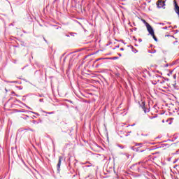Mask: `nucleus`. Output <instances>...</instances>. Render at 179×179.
Returning a JSON list of instances; mask_svg holds the SVG:
<instances>
[{
	"label": "nucleus",
	"mask_w": 179,
	"mask_h": 179,
	"mask_svg": "<svg viewBox=\"0 0 179 179\" xmlns=\"http://www.w3.org/2000/svg\"><path fill=\"white\" fill-rule=\"evenodd\" d=\"M148 31L151 34L155 41H157V38L156 37V36H155V31L153 30L152 26L148 25Z\"/></svg>",
	"instance_id": "f257e3e1"
},
{
	"label": "nucleus",
	"mask_w": 179,
	"mask_h": 179,
	"mask_svg": "<svg viewBox=\"0 0 179 179\" xmlns=\"http://www.w3.org/2000/svg\"><path fill=\"white\" fill-rule=\"evenodd\" d=\"M140 107H141L142 110L144 111V113L146 114V113H149L150 110L148 108H146L145 101L139 102Z\"/></svg>",
	"instance_id": "f03ea898"
},
{
	"label": "nucleus",
	"mask_w": 179,
	"mask_h": 179,
	"mask_svg": "<svg viewBox=\"0 0 179 179\" xmlns=\"http://www.w3.org/2000/svg\"><path fill=\"white\" fill-rule=\"evenodd\" d=\"M157 8H163L164 9V6H166V3L163 0H159L157 3Z\"/></svg>",
	"instance_id": "7ed1b4c3"
},
{
	"label": "nucleus",
	"mask_w": 179,
	"mask_h": 179,
	"mask_svg": "<svg viewBox=\"0 0 179 179\" xmlns=\"http://www.w3.org/2000/svg\"><path fill=\"white\" fill-rule=\"evenodd\" d=\"M63 159H64V157H62V156L59 157V161H58V163H57V165L58 171H59V169H61V163H62Z\"/></svg>",
	"instance_id": "20e7f679"
},
{
	"label": "nucleus",
	"mask_w": 179,
	"mask_h": 179,
	"mask_svg": "<svg viewBox=\"0 0 179 179\" xmlns=\"http://www.w3.org/2000/svg\"><path fill=\"white\" fill-rule=\"evenodd\" d=\"M143 23L145 24V26H146V27H147V30H148V26H150V24H149V23H148V22H146V20H143Z\"/></svg>",
	"instance_id": "39448f33"
},
{
	"label": "nucleus",
	"mask_w": 179,
	"mask_h": 179,
	"mask_svg": "<svg viewBox=\"0 0 179 179\" xmlns=\"http://www.w3.org/2000/svg\"><path fill=\"white\" fill-rule=\"evenodd\" d=\"M132 52H134V54H136V52H138V50H136L135 48L132 47Z\"/></svg>",
	"instance_id": "423d86ee"
},
{
	"label": "nucleus",
	"mask_w": 179,
	"mask_h": 179,
	"mask_svg": "<svg viewBox=\"0 0 179 179\" xmlns=\"http://www.w3.org/2000/svg\"><path fill=\"white\" fill-rule=\"evenodd\" d=\"M148 52L150 54H155V53H156V50H153L152 51L148 50Z\"/></svg>",
	"instance_id": "0eeeda50"
},
{
	"label": "nucleus",
	"mask_w": 179,
	"mask_h": 179,
	"mask_svg": "<svg viewBox=\"0 0 179 179\" xmlns=\"http://www.w3.org/2000/svg\"><path fill=\"white\" fill-rule=\"evenodd\" d=\"M143 145V144L141 143H136L135 146H140V148H141V146H142Z\"/></svg>",
	"instance_id": "6e6552de"
},
{
	"label": "nucleus",
	"mask_w": 179,
	"mask_h": 179,
	"mask_svg": "<svg viewBox=\"0 0 179 179\" xmlns=\"http://www.w3.org/2000/svg\"><path fill=\"white\" fill-rule=\"evenodd\" d=\"M32 113V114H35V115H40V114H38V113H36V112H31Z\"/></svg>",
	"instance_id": "1a4fd4ad"
},
{
	"label": "nucleus",
	"mask_w": 179,
	"mask_h": 179,
	"mask_svg": "<svg viewBox=\"0 0 179 179\" xmlns=\"http://www.w3.org/2000/svg\"><path fill=\"white\" fill-rule=\"evenodd\" d=\"M165 37H173V38L174 36H173V35H166Z\"/></svg>",
	"instance_id": "9d476101"
},
{
	"label": "nucleus",
	"mask_w": 179,
	"mask_h": 179,
	"mask_svg": "<svg viewBox=\"0 0 179 179\" xmlns=\"http://www.w3.org/2000/svg\"><path fill=\"white\" fill-rule=\"evenodd\" d=\"M138 164H143H143H145V162H138Z\"/></svg>",
	"instance_id": "9b49d317"
},
{
	"label": "nucleus",
	"mask_w": 179,
	"mask_h": 179,
	"mask_svg": "<svg viewBox=\"0 0 179 179\" xmlns=\"http://www.w3.org/2000/svg\"><path fill=\"white\" fill-rule=\"evenodd\" d=\"M119 148H120V149H124V145H119Z\"/></svg>",
	"instance_id": "f8f14e48"
},
{
	"label": "nucleus",
	"mask_w": 179,
	"mask_h": 179,
	"mask_svg": "<svg viewBox=\"0 0 179 179\" xmlns=\"http://www.w3.org/2000/svg\"><path fill=\"white\" fill-rule=\"evenodd\" d=\"M173 78V79H176L177 78V75L174 74Z\"/></svg>",
	"instance_id": "ddd939ff"
},
{
	"label": "nucleus",
	"mask_w": 179,
	"mask_h": 179,
	"mask_svg": "<svg viewBox=\"0 0 179 179\" xmlns=\"http://www.w3.org/2000/svg\"><path fill=\"white\" fill-rule=\"evenodd\" d=\"M39 101H40V103H43V101H44V99H39Z\"/></svg>",
	"instance_id": "4468645a"
},
{
	"label": "nucleus",
	"mask_w": 179,
	"mask_h": 179,
	"mask_svg": "<svg viewBox=\"0 0 179 179\" xmlns=\"http://www.w3.org/2000/svg\"><path fill=\"white\" fill-rule=\"evenodd\" d=\"M134 150H136V152H139V150L136 148H134Z\"/></svg>",
	"instance_id": "2eb2a0df"
},
{
	"label": "nucleus",
	"mask_w": 179,
	"mask_h": 179,
	"mask_svg": "<svg viewBox=\"0 0 179 179\" xmlns=\"http://www.w3.org/2000/svg\"><path fill=\"white\" fill-rule=\"evenodd\" d=\"M10 83H17V81H11Z\"/></svg>",
	"instance_id": "dca6fc26"
},
{
	"label": "nucleus",
	"mask_w": 179,
	"mask_h": 179,
	"mask_svg": "<svg viewBox=\"0 0 179 179\" xmlns=\"http://www.w3.org/2000/svg\"><path fill=\"white\" fill-rule=\"evenodd\" d=\"M113 59H118V57H113Z\"/></svg>",
	"instance_id": "f3484780"
},
{
	"label": "nucleus",
	"mask_w": 179,
	"mask_h": 179,
	"mask_svg": "<svg viewBox=\"0 0 179 179\" xmlns=\"http://www.w3.org/2000/svg\"><path fill=\"white\" fill-rule=\"evenodd\" d=\"M47 114H54V112H48Z\"/></svg>",
	"instance_id": "a211bd4d"
},
{
	"label": "nucleus",
	"mask_w": 179,
	"mask_h": 179,
	"mask_svg": "<svg viewBox=\"0 0 179 179\" xmlns=\"http://www.w3.org/2000/svg\"><path fill=\"white\" fill-rule=\"evenodd\" d=\"M164 30H167V27H163Z\"/></svg>",
	"instance_id": "6ab92c4d"
},
{
	"label": "nucleus",
	"mask_w": 179,
	"mask_h": 179,
	"mask_svg": "<svg viewBox=\"0 0 179 179\" xmlns=\"http://www.w3.org/2000/svg\"><path fill=\"white\" fill-rule=\"evenodd\" d=\"M138 41H139V43H142V39H141V38H139V39H138Z\"/></svg>",
	"instance_id": "aec40b11"
},
{
	"label": "nucleus",
	"mask_w": 179,
	"mask_h": 179,
	"mask_svg": "<svg viewBox=\"0 0 179 179\" xmlns=\"http://www.w3.org/2000/svg\"><path fill=\"white\" fill-rule=\"evenodd\" d=\"M120 51H124V48H121Z\"/></svg>",
	"instance_id": "412c9836"
},
{
	"label": "nucleus",
	"mask_w": 179,
	"mask_h": 179,
	"mask_svg": "<svg viewBox=\"0 0 179 179\" xmlns=\"http://www.w3.org/2000/svg\"><path fill=\"white\" fill-rule=\"evenodd\" d=\"M119 57H122V55H121V53L118 54Z\"/></svg>",
	"instance_id": "4be33fe9"
},
{
	"label": "nucleus",
	"mask_w": 179,
	"mask_h": 179,
	"mask_svg": "<svg viewBox=\"0 0 179 179\" xmlns=\"http://www.w3.org/2000/svg\"><path fill=\"white\" fill-rule=\"evenodd\" d=\"M159 24H162V26H164V23H160Z\"/></svg>",
	"instance_id": "5701e85b"
},
{
	"label": "nucleus",
	"mask_w": 179,
	"mask_h": 179,
	"mask_svg": "<svg viewBox=\"0 0 179 179\" xmlns=\"http://www.w3.org/2000/svg\"><path fill=\"white\" fill-rule=\"evenodd\" d=\"M70 36H73V33H70Z\"/></svg>",
	"instance_id": "b1692460"
},
{
	"label": "nucleus",
	"mask_w": 179,
	"mask_h": 179,
	"mask_svg": "<svg viewBox=\"0 0 179 179\" xmlns=\"http://www.w3.org/2000/svg\"><path fill=\"white\" fill-rule=\"evenodd\" d=\"M87 167H92V165H88L87 166Z\"/></svg>",
	"instance_id": "393cba45"
},
{
	"label": "nucleus",
	"mask_w": 179,
	"mask_h": 179,
	"mask_svg": "<svg viewBox=\"0 0 179 179\" xmlns=\"http://www.w3.org/2000/svg\"><path fill=\"white\" fill-rule=\"evenodd\" d=\"M100 59H97V60H96V61H100Z\"/></svg>",
	"instance_id": "a878e982"
},
{
	"label": "nucleus",
	"mask_w": 179,
	"mask_h": 179,
	"mask_svg": "<svg viewBox=\"0 0 179 179\" xmlns=\"http://www.w3.org/2000/svg\"><path fill=\"white\" fill-rule=\"evenodd\" d=\"M44 41H45V42H47V40H46L45 38H44Z\"/></svg>",
	"instance_id": "bb28decb"
},
{
	"label": "nucleus",
	"mask_w": 179,
	"mask_h": 179,
	"mask_svg": "<svg viewBox=\"0 0 179 179\" xmlns=\"http://www.w3.org/2000/svg\"><path fill=\"white\" fill-rule=\"evenodd\" d=\"M177 26H175L174 28L176 29Z\"/></svg>",
	"instance_id": "cd10ccee"
},
{
	"label": "nucleus",
	"mask_w": 179,
	"mask_h": 179,
	"mask_svg": "<svg viewBox=\"0 0 179 179\" xmlns=\"http://www.w3.org/2000/svg\"><path fill=\"white\" fill-rule=\"evenodd\" d=\"M67 37H69V35H66Z\"/></svg>",
	"instance_id": "c85d7f7f"
},
{
	"label": "nucleus",
	"mask_w": 179,
	"mask_h": 179,
	"mask_svg": "<svg viewBox=\"0 0 179 179\" xmlns=\"http://www.w3.org/2000/svg\"><path fill=\"white\" fill-rule=\"evenodd\" d=\"M141 152H143V150H141Z\"/></svg>",
	"instance_id": "c756f323"
}]
</instances>
